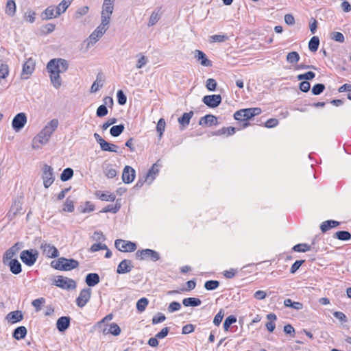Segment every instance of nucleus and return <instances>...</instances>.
I'll list each match as a JSON object with an SVG mask.
<instances>
[{
	"label": "nucleus",
	"mask_w": 351,
	"mask_h": 351,
	"mask_svg": "<svg viewBox=\"0 0 351 351\" xmlns=\"http://www.w3.org/2000/svg\"><path fill=\"white\" fill-rule=\"evenodd\" d=\"M69 69L68 61L62 58L51 59L47 64L49 73H63Z\"/></svg>",
	"instance_id": "nucleus-1"
},
{
	"label": "nucleus",
	"mask_w": 351,
	"mask_h": 351,
	"mask_svg": "<svg viewBox=\"0 0 351 351\" xmlns=\"http://www.w3.org/2000/svg\"><path fill=\"white\" fill-rule=\"evenodd\" d=\"M261 113L260 108H244L237 110L234 114V118L238 121H245L252 119Z\"/></svg>",
	"instance_id": "nucleus-2"
},
{
	"label": "nucleus",
	"mask_w": 351,
	"mask_h": 351,
	"mask_svg": "<svg viewBox=\"0 0 351 351\" xmlns=\"http://www.w3.org/2000/svg\"><path fill=\"white\" fill-rule=\"evenodd\" d=\"M42 171L43 185L45 188L47 189L53 184L55 180L53 169L51 166L45 164L42 167Z\"/></svg>",
	"instance_id": "nucleus-3"
},
{
	"label": "nucleus",
	"mask_w": 351,
	"mask_h": 351,
	"mask_svg": "<svg viewBox=\"0 0 351 351\" xmlns=\"http://www.w3.org/2000/svg\"><path fill=\"white\" fill-rule=\"evenodd\" d=\"M54 285L66 290H72L76 288V282L74 280L62 276H57V279L54 280Z\"/></svg>",
	"instance_id": "nucleus-4"
},
{
	"label": "nucleus",
	"mask_w": 351,
	"mask_h": 351,
	"mask_svg": "<svg viewBox=\"0 0 351 351\" xmlns=\"http://www.w3.org/2000/svg\"><path fill=\"white\" fill-rule=\"evenodd\" d=\"M136 257L139 260L150 259L152 261H157L160 256L158 252L150 249L138 250L136 252Z\"/></svg>",
	"instance_id": "nucleus-5"
},
{
	"label": "nucleus",
	"mask_w": 351,
	"mask_h": 351,
	"mask_svg": "<svg viewBox=\"0 0 351 351\" xmlns=\"http://www.w3.org/2000/svg\"><path fill=\"white\" fill-rule=\"evenodd\" d=\"M114 247L123 252H132L136 250L135 243L123 239H117L114 242Z\"/></svg>",
	"instance_id": "nucleus-6"
},
{
	"label": "nucleus",
	"mask_w": 351,
	"mask_h": 351,
	"mask_svg": "<svg viewBox=\"0 0 351 351\" xmlns=\"http://www.w3.org/2000/svg\"><path fill=\"white\" fill-rule=\"evenodd\" d=\"M38 255V252L36 250L34 252L32 250H26L21 252L20 258L23 263L32 266L36 263Z\"/></svg>",
	"instance_id": "nucleus-7"
},
{
	"label": "nucleus",
	"mask_w": 351,
	"mask_h": 351,
	"mask_svg": "<svg viewBox=\"0 0 351 351\" xmlns=\"http://www.w3.org/2000/svg\"><path fill=\"white\" fill-rule=\"evenodd\" d=\"M114 0H104L102 10L101 12V19L110 21L111 15L114 10Z\"/></svg>",
	"instance_id": "nucleus-8"
},
{
	"label": "nucleus",
	"mask_w": 351,
	"mask_h": 351,
	"mask_svg": "<svg viewBox=\"0 0 351 351\" xmlns=\"http://www.w3.org/2000/svg\"><path fill=\"white\" fill-rule=\"evenodd\" d=\"M27 123V117L24 112L18 113L12 119V127L15 132H19Z\"/></svg>",
	"instance_id": "nucleus-9"
},
{
	"label": "nucleus",
	"mask_w": 351,
	"mask_h": 351,
	"mask_svg": "<svg viewBox=\"0 0 351 351\" xmlns=\"http://www.w3.org/2000/svg\"><path fill=\"white\" fill-rule=\"evenodd\" d=\"M50 136L41 130L32 140V148L38 149L41 145H46L49 141Z\"/></svg>",
	"instance_id": "nucleus-10"
},
{
	"label": "nucleus",
	"mask_w": 351,
	"mask_h": 351,
	"mask_svg": "<svg viewBox=\"0 0 351 351\" xmlns=\"http://www.w3.org/2000/svg\"><path fill=\"white\" fill-rule=\"evenodd\" d=\"M221 97L220 95H206L203 97L202 101L209 108H216L221 103Z\"/></svg>",
	"instance_id": "nucleus-11"
},
{
	"label": "nucleus",
	"mask_w": 351,
	"mask_h": 351,
	"mask_svg": "<svg viewBox=\"0 0 351 351\" xmlns=\"http://www.w3.org/2000/svg\"><path fill=\"white\" fill-rule=\"evenodd\" d=\"M91 295V289L89 288L83 289L76 299L77 305L82 308L89 301Z\"/></svg>",
	"instance_id": "nucleus-12"
},
{
	"label": "nucleus",
	"mask_w": 351,
	"mask_h": 351,
	"mask_svg": "<svg viewBox=\"0 0 351 351\" xmlns=\"http://www.w3.org/2000/svg\"><path fill=\"white\" fill-rule=\"evenodd\" d=\"M35 69V62L32 58H29L23 66L21 78L27 80L32 75Z\"/></svg>",
	"instance_id": "nucleus-13"
},
{
	"label": "nucleus",
	"mask_w": 351,
	"mask_h": 351,
	"mask_svg": "<svg viewBox=\"0 0 351 351\" xmlns=\"http://www.w3.org/2000/svg\"><path fill=\"white\" fill-rule=\"evenodd\" d=\"M40 248L43 254L48 258H56L58 256L59 252L57 248L49 243H42Z\"/></svg>",
	"instance_id": "nucleus-14"
},
{
	"label": "nucleus",
	"mask_w": 351,
	"mask_h": 351,
	"mask_svg": "<svg viewBox=\"0 0 351 351\" xmlns=\"http://www.w3.org/2000/svg\"><path fill=\"white\" fill-rule=\"evenodd\" d=\"M134 265L132 262L128 259H124L120 262L117 269V273L119 274H124L129 273L132 271Z\"/></svg>",
	"instance_id": "nucleus-15"
},
{
	"label": "nucleus",
	"mask_w": 351,
	"mask_h": 351,
	"mask_svg": "<svg viewBox=\"0 0 351 351\" xmlns=\"http://www.w3.org/2000/svg\"><path fill=\"white\" fill-rule=\"evenodd\" d=\"M135 178V171L130 167L125 166L122 173V180L124 183L129 184L133 182Z\"/></svg>",
	"instance_id": "nucleus-16"
},
{
	"label": "nucleus",
	"mask_w": 351,
	"mask_h": 351,
	"mask_svg": "<svg viewBox=\"0 0 351 351\" xmlns=\"http://www.w3.org/2000/svg\"><path fill=\"white\" fill-rule=\"evenodd\" d=\"M60 260L62 261L61 271H70L77 268L79 266V262L75 259L61 257Z\"/></svg>",
	"instance_id": "nucleus-17"
},
{
	"label": "nucleus",
	"mask_w": 351,
	"mask_h": 351,
	"mask_svg": "<svg viewBox=\"0 0 351 351\" xmlns=\"http://www.w3.org/2000/svg\"><path fill=\"white\" fill-rule=\"evenodd\" d=\"M71 318L69 316H62L56 322V327L59 332H64L70 326Z\"/></svg>",
	"instance_id": "nucleus-18"
},
{
	"label": "nucleus",
	"mask_w": 351,
	"mask_h": 351,
	"mask_svg": "<svg viewBox=\"0 0 351 351\" xmlns=\"http://www.w3.org/2000/svg\"><path fill=\"white\" fill-rule=\"evenodd\" d=\"M19 243L14 244L12 247L9 248L5 252L3 256V263L7 264L10 260H13V257L16 254L19 250V247L18 246Z\"/></svg>",
	"instance_id": "nucleus-19"
},
{
	"label": "nucleus",
	"mask_w": 351,
	"mask_h": 351,
	"mask_svg": "<svg viewBox=\"0 0 351 351\" xmlns=\"http://www.w3.org/2000/svg\"><path fill=\"white\" fill-rule=\"evenodd\" d=\"M58 120L57 119H53L48 122L42 130L51 137L53 133L58 128Z\"/></svg>",
	"instance_id": "nucleus-20"
},
{
	"label": "nucleus",
	"mask_w": 351,
	"mask_h": 351,
	"mask_svg": "<svg viewBox=\"0 0 351 351\" xmlns=\"http://www.w3.org/2000/svg\"><path fill=\"white\" fill-rule=\"evenodd\" d=\"M23 318V313L21 311H14L9 313L6 315V320L12 324L20 322Z\"/></svg>",
	"instance_id": "nucleus-21"
},
{
	"label": "nucleus",
	"mask_w": 351,
	"mask_h": 351,
	"mask_svg": "<svg viewBox=\"0 0 351 351\" xmlns=\"http://www.w3.org/2000/svg\"><path fill=\"white\" fill-rule=\"evenodd\" d=\"M195 58L197 59V61L200 62V64L204 66H212V62L209 60L206 54L199 50L195 51Z\"/></svg>",
	"instance_id": "nucleus-22"
},
{
	"label": "nucleus",
	"mask_w": 351,
	"mask_h": 351,
	"mask_svg": "<svg viewBox=\"0 0 351 351\" xmlns=\"http://www.w3.org/2000/svg\"><path fill=\"white\" fill-rule=\"evenodd\" d=\"M6 265L10 267V270L13 274L17 275L22 271L21 264L17 259L10 260Z\"/></svg>",
	"instance_id": "nucleus-23"
},
{
	"label": "nucleus",
	"mask_w": 351,
	"mask_h": 351,
	"mask_svg": "<svg viewBox=\"0 0 351 351\" xmlns=\"http://www.w3.org/2000/svg\"><path fill=\"white\" fill-rule=\"evenodd\" d=\"M59 16L60 15H58V14H57V10H56V8L53 6H49L42 13V18H43V19H45V20L56 18Z\"/></svg>",
	"instance_id": "nucleus-24"
},
{
	"label": "nucleus",
	"mask_w": 351,
	"mask_h": 351,
	"mask_svg": "<svg viewBox=\"0 0 351 351\" xmlns=\"http://www.w3.org/2000/svg\"><path fill=\"white\" fill-rule=\"evenodd\" d=\"M199 124L200 125L207 124H208L209 125H216L218 124V122L216 117H215L213 114H207L199 119Z\"/></svg>",
	"instance_id": "nucleus-25"
},
{
	"label": "nucleus",
	"mask_w": 351,
	"mask_h": 351,
	"mask_svg": "<svg viewBox=\"0 0 351 351\" xmlns=\"http://www.w3.org/2000/svg\"><path fill=\"white\" fill-rule=\"evenodd\" d=\"M99 276L96 273L88 274L85 282L89 287H94L99 282Z\"/></svg>",
	"instance_id": "nucleus-26"
},
{
	"label": "nucleus",
	"mask_w": 351,
	"mask_h": 351,
	"mask_svg": "<svg viewBox=\"0 0 351 351\" xmlns=\"http://www.w3.org/2000/svg\"><path fill=\"white\" fill-rule=\"evenodd\" d=\"M27 329L25 326H19L13 331L12 336L16 340H20L25 337Z\"/></svg>",
	"instance_id": "nucleus-27"
},
{
	"label": "nucleus",
	"mask_w": 351,
	"mask_h": 351,
	"mask_svg": "<svg viewBox=\"0 0 351 351\" xmlns=\"http://www.w3.org/2000/svg\"><path fill=\"white\" fill-rule=\"evenodd\" d=\"M50 81L53 86L58 89L62 84L60 73H49Z\"/></svg>",
	"instance_id": "nucleus-28"
},
{
	"label": "nucleus",
	"mask_w": 351,
	"mask_h": 351,
	"mask_svg": "<svg viewBox=\"0 0 351 351\" xmlns=\"http://www.w3.org/2000/svg\"><path fill=\"white\" fill-rule=\"evenodd\" d=\"M339 225V222L335 220H327L324 221L321 226L320 229L322 232H326L328 230L335 228Z\"/></svg>",
	"instance_id": "nucleus-29"
},
{
	"label": "nucleus",
	"mask_w": 351,
	"mask_h": 351,
	"mask_svg": "<svg viewBox=\"0 0 351 351\" xmlns=\"http://www.w3.org/2000/svg\"><path fill=\"white\" fill-rule=\"evenodd\" d=\"M193 115V112H184L182 117L178 118V123L183 127H186L189 124L190 120Z\"/></svg>",
	"instance_id": "nucleus-30"
},
{
	"label": "nucleus",
	"mask_w": 351,
	"mask_h": 351,
	"mask_svg": "<svg viewBox=\"0 0 351 351\" xmlns=\"http://www.w3.org/2000/svg\"><path fill=\"white\" fill-rule=\"evenodd\" d=\"M73 0H62L56 7V10H57L58 15H60L64 13L69 6L71 5Z\"/></svg>",
	"instance_id": "nucleus-31"
},
{
	"label": "nucleus",
	"mask_w": 351,
	"mask_h": 351,
	"mask_svg": "<svg viewBox=\"0 0 351 351\" xmlns=\"http://www.w3.org/2000/svg\"><path fill=\"white\" fill-rule=\"evenodd\" d=\"M201 303L202 301L197 298H186L182 300L184 306H198Z\"/></svg>",
	"instance_id": "nucleus-32"
},
{
	"label": "nucleus",
	"mask_w": 351,
	"mask_h": 351,
	"mask_svg": "<svg viewBox=\"0 0 351 351\" xmlns=\"http://www.w3.org/2000/svg\"><path fill=\"white\" fill-rule=\"evenodd\" d=\"M156 164H154L145 177V181H147L148 184L152 182L154 179V176L158 173V169L156 168Z\"/></svg>",
	"instance_id": "nucleus-33"
},
{
	"label": "nucleus",
	"mask_w": 351,
	"mask_h": 351,
	"mask_svg": "<svg viewBox=\"0 0 351 351\" xmlns=\"http://www.w3.org/2000/svg\"><path fill=\"white\" fill-rule=\"evenodd\" d=\"M267 319L269 321L266 324V328L270 332H272L276 327L274 321L276 320L277 317L274 313H269L267 315Z\"/></svg>",
	"instance_id": "nucleus-34"
},
{
	"label": "nucleus",
	"mask_w": 351,
	"mask_h": 351,
	"mask_svg": "<svg viewBox=\"0 0 351 351\" xmlns=\"http://www.w3.org/2000/svg\"><path fill=\"white\" fill-rule=\"evenodd\" d=\"M103 80L101 79V75L100 74H98L97 75L96 80L93 83L91 87H90V93H95L97 90H99V88H102L103 86Z\"/></svg>",
	"instance_id": "nucleus-35"
},
{
	"label": "nucleus",
	"mask_w": 351,
	"mask_h": 351,
	"mask_svg": "<svg viewBox=\"0 0 351 351\" xmlns=\"http://www.w3.org/2000/svg\"><path fill=\"white\" fill-rule=\"evenodd\" d=\"M103 333L104 335L110 333L114 336H118L121 333V328L120 327L115 323H112L110 325V328L108 329V331H106V329H104L103 330Z\"/></svg>",
	"instance_id": "nucleus-36"
},
{
	"label": "nucleus",
	"mask_w": 351,
	"mask_h": 351,
	"mask_svg": "<svg viewBox=\"0 0 351 351\" xmlns=\"http://www.w3.org/2000/svg\"><path fill=\"white\" fill-rule=\"evenodd\" d=\"M96 195L102 201L113 202L116 198L115 195L113 193H106L101 191H97Z\"/></svg>",
	"instance_id": "nucleus-37"
},
{
	"label": "nucleus",
	"mask_w": 351,
	"mask_h": 351,
	"mask_svg": "<svg viewBox=\"0 0 351 351\" xmlns=\"http://www.w3.org/2000/svg\"><path fill=\"white\" fill-rule=\"evenodd\" d=\"M319 45V39L317 36H313L308 43V49L311 52H315Z\"/></svg>",
	"instance_id": "nucleus-38"
},
{
	"label": "nucleus",
	"mask_w": 351,
	"mask_h": 351,
	"mask_svg": "<svg viewBox=\"0 0 351 351\" xmlns=\"http://www.w3.org/2000/svg\"><path fill=\"white\" fill-rule=\"evenodd\" d=\"M16 12V4L14 0H8L5 7V13L11 16Z\"/></svg>",
	"instance_id": "nucleus-39"
},
{
	"label": "nucleus",
	"mask_w": 351,
	"mask_h": 351,
	"mask_svg": "<svg viewBox=\"0 0 351 351\" xmlns=\"http://www.w3.org/2000/svg\"><path fill=\"white\" fill-rule=\"evenodd\" d=\"M335 237L341 241H348L351 239V234L346 230H340L335 232Z\"/></svg>",
	"instance_id": "nucleus-40"
},
{
	"label": "nucleus",
	"mask_w": 351,
	"mask_h": 351,
	"mask_svg": "<svg viewBox=\"0 0 351 351\" xmlns=\"http://www.w3.org/2000/svg\"><path fill=\"white\" fill-rule=\"evenodd\" d=\"M124 125L119 124L112 126L110 130V134L114 137L119 136L124 130Z\"/></svg>",
	"instance_id": "nucleus-41"
},
{
	"label": "nucleus",
	"mask_w": 351,
	"mask_h": 351,
	"mask_svg": "<svg viewBox=\"0 0 351 351\" xmlns=\"http://www.w3.org/2000/svg\"><path fill=\"white\" fill-rule=\"evenodd\" d=\"M101 19L100 25L95 30L104 35L109 27L110 21L103 19Z\"/></svg>",
	"instance_id": "nucleus-42"
},
{
	"label": "nucleus",
	"mask_w": 351,
	"mask_h": 351,
	"mask_svg": "<svg viewBox=\"0 0 351 351\" xmlns=\"http://www.w3.org/2000/svg\"><path fill=\"white\" fill-rule=\"evenodd\" d=\"M160 19V14L159 13V10H154L149 19L148 26L152 27L154 26Z\"/></svg>",
	"instance_id": "nucleus-43"
},
{
	"label": "nucleus",
	"mask_w": 351,
	"mask_h": 351,
	"mask_svg": "<svg viewBox=\"0 0 351 351\" xmlns=\"http://www.w3.org/2000/svg\"><path fill=\"white\" fill-rule=\"evenodd\" d=\"M236 129L234 127H223L217 130L215 133L217 135L227 134L228 136L232 135L235 133Z\"/></svg>",
	"instance_id": "nucleus-44"
},
{
	"label": "nucleus",
	"mask_w": 351,
	"mask_h": 351,
	"mask_svg": "<svg viewBox=\"0 0 351 351\" xmlns=\"http://www.w3.org/2000/svg\"><path fill=\"white\" fill-rule=\"evenodd\" d=\"M101 150L112 152H117L118 147L112 143H110L107 141L102 143V145L100 147Z\"/></svg>",
	"instance_id": "nucleus-45"
},
{
	"label": "nucleus",
	"mask_w": 351,
	"mask_h": 351,
	"mask_svg": "<svg viewBox=\"0 0 351 351\" xmlns=\"http://www.w3.org/2000/svg\"><path fill=\"white\" fill-rule=\"evenodd\" d=\"M73 176V170L71 168H66L60 175L62 181L65 182L70 180Z\"/></svg>",
	"instance_id": "nucleus-46"
},
{
	"label": "nucleus",
	"mask_w": 351,
	"mask_h": 351,
	"mask_svg": "<svg viewBox=\"0 0 351 351\" xmlns=\"http://www.w3.org/2000/svg\"><path fill=\"white\" fill-rule=\"evenodd\" d=\"M300 60V55L296 51L288 53L287 55V61L291 64L297 63Z\"/></svg>",
	"instance_id": "nucleus-47"
},
{
	"label": "nucleus",
	"mask_w": 351,
	"mask_h": 351,
	"mask_svg": "<svg viewBox=\"0 0 351 351\" xmlns=\"http://www.w3.org/2000/svg\"><path fill=\"white\" fill-rule=\"evenodd\" d=\"M219 286L218 280H210L204 283V288L208 291H213L216 289Z\"/></svg>",
	"instance_id": "nucleus-48"
},
{
	"label": "nucleus",
	"mask_w": 351,
	"mask_h": 351,
	"mask_svg": "<svg viewBox=\"0 0 351 351\" xmlns=\"http://www.w3.org/2000/svg\"><path fill=\"white\" fill-rule=\"evenodd\" d=\"M149 301L146 298H142L138 300L136 303V308L139 312H143L145 310L148 305Z\"/></svg>",
	"instance_id": "nucleus-49"
},
{
	"label": "nucleus",
	"mask_w": 351,
	"mask_h": 351,
	"mask_svg": "<svg viewBox=\"0 0 351 351\" xmlns=\"http://www.w3.org/2000/svg\"><path fill=\"white\" fill-rule=\"evenodd\" d=\"M104 173L108 178H113L117 176V172L115 169L112 168V165H108L104 169Z\"/></svg>",
	"instance_id": "nucleus-50"
},
{
	"label": "nucleus",
	"mask_w": 351,
	"mask_h": 351,
	"mask_svg": "<svg viewBox=\"0 0 351 351\" xmlns=\"http://www.w3.org/2000/svg\"><path fill=\"white\" fill-rule=\"evenodd\" d=\"M102 34H100L96 30H94L92 34L89 36V41L88 43V45L89 46L90 44H95L101 36Z\"/></svg>",
	"instance_id": "nucleus-51"
},
{
	"label": "nucleus",
	"mask_w": 351,
	"mask_h": 351,
	"mask_svg": "<svg viewBox=\"0 0 351 351\" xmlns=\"http://www.w3.org/2000/svg\"><path fill=\"white\" fill-rule=\"evenodd\" d=\"M165 125L166 123L165 119L162 118L160 119L156 126V130L157 132H158L159 138H161L162 136L163 132L165 130Z\"/></svg>",
	"instance_id": "nucleus-52"
},
{
	"label": "nucleus",
	"mask_w": 351,
	"mask_h": 351,
	"mask_svg": "<svg viewBox=\"0 0 351 351\" xmlns=\"http://www.w3.org/2000/svg\"><path fill=\"white\" fill-rule=\"evenodd\" d=\"M237 322V318L234 315H230L226 317L223 322V328L226 331L229 330V328L231 324L235 323Z\"/></svg>",
	"instance_id": "nucleus-53"
},
{
	"label": "nucleus",
	"mask_w": 351,
	"mask_h": 351,
	"mask_svg": "<svg viewBox=\"0 0 351 351\" xmlns=\"http://www.w3.org/2000/svg\"><path fill=\"white\" fill-rule=\"evenodd\" d=\"M324 89H325L324 84H316L315 85H314L313 86L311 91H312L313 95H319L322 93H323Z\"/></svg>",
	"instance_id": "nucleus-54"
},
{
	"label": "nucleus",
	"mask_w": 351,
	"mask_h": 351,
	"mask_svg": "<svg viewBox=\"0 0 351 351\" xmlns=\"http://www.w3.org/2000/svg\"><path fill=\"white\" fill-rule=\"evenodd\" d=\"M120 204H116L114 206L113 205H108L107 206L104 207L101 212L103 213H116L119 209H120Z\"/></svg>",
	"instance_id": "nucleus-55"
},
{
	"label": "nucleus",
	"mask_w": 351,
	"mask_h": 351,
	"mask_svg": "<svg viewBox=\"0 0 351 351\" xmlns=\"http://www.w3.org/2000/svg\"><path fill=\"white\" fill-rule=\"evenodd\" d=\"M330 38L335 41L339 42V43H343L344 42V36L341 33L338 32H334L330 34Z\"/></svg>",
	"instance_id": "nucleus-56"
},
{
	"label": "nucleus",
	"mask_w": 351,
	"mask_h": 351,
	"mask_svg": "<svg viewBox=\"0 0 351 351\" xmlns=\"http://www.w3.org/2000/svg\"><path fill=\"white\" fill-rule=\"evenodd\" d=\"M311 247L305 243L297 244L294 245L293 250L295 252H305L310 250Z\"/></svg>",
	"instance_id": "nucleus-57"
},
{
	"label": "nucleus",
	"mask_w": 351,
	"mask_h": 351,
	"mask_svg": "<svg viewBox=\"0 0 351 351\" xmlns=\"http://www.w3.org/2000/svg\"><path fill=\"white\" fill-rule=\"evenodd\" d=\"M228 39V36L226 35H213L210 36L209 41L210 43H221L224 42Z\"/></svg>",
	"instance_id": "nucleus-58"
},
{
	"label": "nucleus",
	"mask_w": 351,
	"mask_h": 351,
	"mask_svg": "<svg viewBox=\"0 0 351 351\" xmlns=\"http://www.w3.org/2000/svg\"><path fill=\"white\" fill-rule=\"evenodd\" d=\"M64 211L67 212H73L74 210V201L72 200L70 197H67L65 203L64 207L63 208Z\"/></svg>",
	"instance_id": "nucleus-59"
},
{
	"label": "nucleus",
	"mask_w": 351,
	"mask_h": 351,
	"mask_svg": "<svg viewBox=\"0 0 351 351\" xmlns=\"http://www.w3.org/2000/svg\"><path fill=\"white\" fill-rule=\"evenodd\" d=\"M45 302L43 298H38L32 301V304L35 308L36 311H39L41 309V305Z\"/></svg>",
	"instance_id": "nucleus-60"
},
{
	"label": "nucleus",
	"mask_w": 351,
	"mask_h": 351,
	"mask_svg": "<svg viewBox=\"0 0 351 351\" xmlns=\"http://www.w3.org/2000/svg\"><path fill=\"white\" fill-rule=\"evenodd\" d=\"M88 10H89V8L88 6L81 7V8H78V10L75 12L74 16L75 19H79L81 16L86 14L88 12Z\"/></svg>",
	"instance_id": "nucleus-61"
},
{
	"label": "nucleus",
	"mask_w": 351,
	"mask_h": 351,
	"mask_svg": "<svg viewBox=\"0 0 351 351\" xmlns=\"http://www.w3.org/2000/svg\"><path fill=\"white\" fill-rule=\"evenodd\" d=\"M108 108L105 105L99 106L96 111V114L98 117H103L108 114Z\"/></svg>",
	"instance_id": "nucleus-62"
},
{
	"label": "nucleus",
	"mask_w": 351,
	"mask_h": 351,
	"mask_svg": "<svg viewBox=\"0 0 351 351\" xmlns=\"http://www.w3.org/2000/svg\"><path fill=\"white\" fill-rule=\"evenodd\" d=\"M35 16H36V13L34 11H32V10H27L25 13V15H24V19L25 20H26L27 21L32 23L34 22L35 21Z\"/></svg>",
	"instance_id": "nucleus-63"
},
{
	"label": "nucleus",
	"mask_w": 351,
	"mask_h": 351,
	"mask_svg": "<svg viewBox=\"0 0 351 351\" xmlns=\"http://www.w3.org/2000/svg\"><path fill=\"white\" fill-rule=\"evenodd\" d=\"M206 86L208 90L214 91L217 88V82L213 78H209L206 80Z\"/></svg>",
	"instance_id": "nucleus-64"
}]
</instances>
